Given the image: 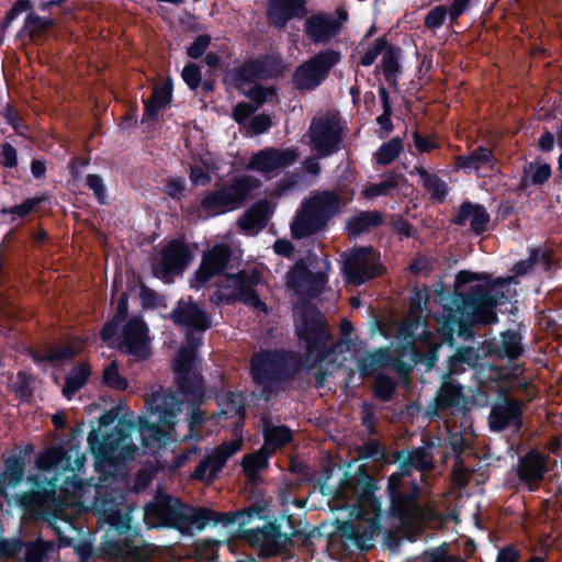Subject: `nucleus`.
Here are the masks:
<instances>
[{
  "label": "nucleus",
  "mask_w": 562,
  "mask_h": 562,
  "mask_svg": "<svg viewBox=\"0 0 562 562\" xmlns=\"http://www.w3.org/2000/svg\"><path fill=\"white\" fill-rule=\"evenodd\" d=\"M521 405L517 401L496 405L490 415V426L494 430H502L508 426L519 427Z\"/></svg>",
  "instance_id": "23"
},
{
  "label": "nucleus",
  "mask_w": 562,
  "mask_h": 562,
  "mask_svg": "<svg viewBox=\"0 0 562 562\" xmlns=\"http://www.w3.org/2000/svg\"><path fill=\"white\" fill-rule=\"evenodd\" d=\"M551 176V168L548 164H530L525 169V177L522 179L524 186H527L528 179L532 184H541L546 182Z\"/></svg>",
  "instance_id": "43"
},
{
  "label": "nucleus",
  "mask_w": 562,
  "mask_h": 562,
  "mask_svg": "<svg viewBox=\"0 0 562 562\" xmlns=\"http://www.w3.org/2000/svg\"><path fill=\"white\" fill-rule=\"evenodd\" d=\"M364 522L366 528L362 532H360L359 530H351V536L356 539L360 547H362L367 541L371 540L376 530V524L374 518L366 519Z\"/></svg>",
  "instance_id": "50"
},
{
  "label": "nucleus",
  "mask_w": 562,
  "mask_h": 562,
  "mask_svg": "<svg viewBox=\"0 0 562 562\" xmlns=\"http://www.w3.org/2000/svg\"><path fill=\"white\" fill-rule=\"evenodd\" d=\"M447 8L438 5L430 10L425 18V26L429 30H436L440 27L446 19Z\"/></svg>",
  "instance_id": "48"
},
{
  "label": "nucleus",
  "mask_w": 562,
  "mask_h": 562,
  "mask_svg": "<svg viewBox=\"0 0 562 562\" xmlns=\"http://www.w3.org/2000/svg\"><path fill=\"white\" fill-rule=\"evenodd\" d=\"M256 541L261 543V551L266 555H274L281 549L284 537L273 526L259 530L255 535Z\"/></svg>",
  "instance_id": "32"
},
{
  "label": "nucleus",
  "mask_w": 562,
  "mask_h": 562,
  "mask_svg": "<svg viewBox=\"0 0 562 562\" xmlns=\"http://www.w3.org/2000/svg\"><path fill=\"white\" fill-rule=\"evenodd\" d=\"M0 164L9 168L16 165V151L10 144L0 147Z\"/></svg>",
  "instance_id": "57"
},
{
  "label": "nucleus",
  "mask_w": 562,
  "mask_h": 562,
  "mask_svg": "<svg viewBox=\"0 0 562 562\" xmlns=\"http://www.w3.org/2000/svg\"><path fill=\"white\" fill-rule=\"evenodd\" d=\"M382 68L386 77L393 76L397 70V59L392 50H386L382 58Z\"/></svg>",
  "instance_id": "60"
},
{
  "label": "nucleus",
  "mask_w": 562,
  "mask_h": 562,
  "mask_svg": "<svg viewBox=\"0 0 562 562\" xmlns=\"http://www.w3.org/2000/svg\"><path fill=\"white\" fill-rule=\"evenodd\" d=\"M50 25H52V20L40 18L38 15H36L34 13L29 14L26 22H25V29L30 33L42 32V31L48 29Z\"/></svg>",
  "instance_id": "53"
},
{
  "label": "nucleus",
  "mask_w": 562,
  "mask_h": 562,
  "mask_svg": "<svg viewBox=\"0 0 562 562\" xmlns=\"http://www.w3.org/2000/svg\"><path fill=\"white\" fill-rule=\"evenodd\" d=\"M271 126V119L266 114H259L254 116L249 124L248 128L252 132V134H261L268 131Z\"/></svg>",
  "instance_id": "55"
},
{
  "label": "nucleus",
  "mask_w": 562,
  "mask_h": 562,
  "mask_svg": "<svg viewBox=\"0 0 562 562\" xmlns=\"http://www.w3.org/2000/svg\"><path fill=\"white\" fill-rule=\"evenodd\" d=\"M283 358L273 352H261L255 355L251 360V374L254 381L266 389H270L283 376Z\"/></svg>",
  "instance_id": "13"
},
{
  "label": "nucleus",
  "mask_w": 562,
  "mask_h": 562,
  "mask_svg": "<svg viewBox=\"0 0 562 562\" xmlns=\"http://www.w3.org/2000/svg\"><path fill=\"white\" fill-rule=\"evenodd\" d=\"M190 180L195 186H206L211 181V177L201 167H191Z\"/></svg>",
  "instance_id": "62"
},
{
  "label": "nucleus",
  "mask_w": 562,
  "mask_h": 562,
  "mask_svg": "<svg viewBox=\"0 0 562 562\" xmlns=\"http://www.w3.org/2000/svg\"><path fill=\"white\" fill-rule=\"evenodd\" d=\"M171 100V86L164 83L153 90L150 99L145 103V115L155 120L160 109L165 108Z\"/></svg>",
  "instance_id": "33"
},
{
  "label": "nucleus",
  "mask_w": 562,
  "mask_h": 562,
  "mask_svg": "<svg viewBox=\"0 0 562 562\" xmlns=\"http://www.w3.org/2000/svg\"><path fill=\"white\" fill-rule=\"evenodd\" d=\"M119 349L135 360H143L149 356L147 328L140 319L133 318L124 326Z\"/></svg>",
  "instance_id": "15"
},
{
  "label": "nucleus",
  "mask_w": 562,
  "mask_h": 562,
  "mask_svg": "<svg viewBox=\"0 0 562 562\" xmlns=\"http://www.w3.org/2000/svg\"><path fill=\"white\" fill-rule=\"evenodd\" d=\"M394 390L395 382L392 379L385 375H379L375 379L374 391L376 396H379L381 400L387 401L391 397Z\"/></svg>",
  "instance_id": "47"
},
{
  "label": "nucleus",
  "mask_w": 562,
  "mask_h": 562,
  "mask_svg": "<svg viewBox=\"0 0 562 562\" xmlns=\"http://www.w3.org/2000/svg\"><path fill=\"white\" fill-rule=\"evenodd\" d=\"M269 452L261 448L258 452L254 454L245 456L243 461V468L245 474L250 479L254 480L258 472L263 469L267 464V458Z\"/></svg>",
  "instance_id": "41"
},
{
  "label": "nucleus",
  "mask_w": 562,
  "mask_h": 562,
  "mask_svg": "<svg viewBox=\"0 0 562 562\" xmlns=\"http://www.w3.org/2000/svg\"><path fill=\"white\" fill-rule=\"evenodd\" d=\"M299 158L295 148H265L254 154L247 164V169L266 176H274L280 170L294 164Z\"/></svg>",
  "instance_id": "12"
},
{
  "label": "nucleus",
  "mask_w": 562,
  "mask_h": 562,
  "mask_svg": "<svg viewBox=\"0 0 562 562\" xmlns=\"http://www.w3.org/2000/svg\"><path fill=\"white\" fill-rule=\"evenodd\" d=\"M407 471L403 473L392 474L389 479V492L392 501V510L404 525L419 527L420 525L434 519L432 510H423L415 502L414 496L406 495L402 492L403 477Z\"/></svg>",
  "instance_id": "7"
},
{
  "label": "nucleus",
  "mask_w": 562,
  "mask_h": 562,
  "mask_svg": "<svg viewBox=\"0 0 562 562\" xmlns=\"http://www.w3.org/2000/svg\"><path fill=\"white\" fill-rule=\"evenodd\" d=\"M44 557V549L40 544H30L26 549V562H42Z\"/></svg>",
  "instance_id": "64"
},
{
  "label": "nucleus",
  "mask_w": 562,
  "mask_h": 562,
  "mask_svg": "<svg viewBox=\"0 0 562 562\" xmlns=\"http://www.w3.org/2000/svg\"><path fill=\"white\" fill-rule=\"evenodd\" d=\"M292 438L291 431L285 426H265V448L269 453L286 445Z\"/></svg>",
  "instance_id": "31"
},
{
  "label": "nucleus",
  "mask_w": 562,
  "mask_h": 562,
  "mask_svg": "<svg viewBox=\"0 0 562 562\" xmlns=\"http://www.w3.org/2000/svg\"><path fill=\"white\" fill-rule=\"evenodd\" d=\"M409 467L419 471H427L432 468V456L425 448L414 450L408 458Z\"/></svg>",
  "instance_id": "46"
},
{
  "label": "nucleus",
  "mask_w": 562,
  "mask_h": 562,
  "mask_svg": "<svg viewBox=\"0 0 562 562\" xmlns=\"http://www.w3.org/2000/svg\"><path fill=\"white\" fill-rule=\"evenodd\" d=\"M338 52L326 49L300 65L293 75V83L299 90H313L339 61Z\"/></svg>",
  "instance_id": "9"
},
{
  "label": "nucleus",
  "mask_w": 562,
  "mask_h": 562,
  "mask_svg": "<svg viewBox=\"0 0 562 562\" xmlns=\"http://www.w3.org/2000/svg\"><path fill=\"white\" fill-rule=\"evenodd\" d=\"M504 350L509 358H517L521 353V346L519 338L515 334L504 335Z\"/></svg>",
  "instance_id": "54"
},
{
  "label": "nucleus",
  "mask_w": 562,
  "mask_h": 562,
  "mask_svg": "<svg viewBox=\"0 0 562 562\" xmlns=\"http://www.w3.org/2000/svg\"><path fill=\"white\" fill-rule=\"evenodd\" d=\"M326 282L325 272H312L302 261L296 262L286 273V286L297 294L314 295L324 288Z\"/></svg>",
  "instance_id": "16"
},
{
  "label": "nucleus",
  "mask_w": 562,
  "mask_h": 562,
  "mask_svg": "<svg viewBox=\"0 0 562 562\" xmlns=\"http://www.w3.org/2000/svg\"><path fill=\"white\" fill-rule=\"evenodd\" d=\"M403 149V145L400 138H393L387 143L383 144L375 154L376 162L380 165H389L397 158Z\"/></svg>",
  "instance_id": "42"
},
{
  "label": "nucleus",
  "mask_w": 562,
  "mask_h": 562,
  "mask_svg": "<svg viewBox=\"0 0 562 562\" xmlns=\"http://www.w3.org/2000/svg\"><path fill=\"white\" fill-rule=\"evenodd\" d=\"M146 515L157 516L164 524L179 529L181 532H191L193 528L203 529L210 521L228 524L232 518L228 514H218L205 507H192L182 504L178 498L160 495L156 503L146 509Z\"/></svg>",
  "instance_id": "2"
},
{
  "label": "nucleus",
  "mask_w": 562,
  "mask_h": 562,
  "mask_svg": "<svg viewBox=\"0 0 562 562\" xmlns=\"http://www.w3.org/2000/svg\"><path fill=\"white\" fill-rule=\"evenodd\" d=\"M270 212L271 206L268 201H258L240 218L239 225L241 229L248 234L257 233L259 229L265 227Z\"/></svg>",
  "instance_id": "25"
},
{
  "label": "nucleus",
  "mask_w": 562,
  "mask_h": 562,
  "mask_svg": "<svg viewBox=\"0 0 562 562\" xmlns=\"http://www.w3.org/2000/svg\"><path fill=\"white\" fill-rule=\"evenodd\" d=\"M499 303L497 285H482L474 288L471 295L463 297L456 310H449L447 324L451 330L457 326L467 330L474 325H488L497 322L494 308Z\"/></svg>",
  "instance_id": "3"
},
{
  "label": "nucleus",
  "mask_w": 562,
  "mask_h": 562,
  "mask_svg": "<svg viewBox=\"0 0 562 562\" xmlns=\"http://www.w3.org/2000/svg\"><path fill=\"white\" fill-rule=\"evenodd\" d=\"M261 186L259 179L250 175H243L231 179L221 191L226 198V201L234 210L239 207L252 191Z\"/></svg>",
  "instance_id": "20"
},
{
  "label": "nucleus",
  "mask_w": 562,
  "mask_h": 562,
  "mask_svg": "<svg viewBox=\"0 0 562 562\" xmlns=\"http://www.w3.org/2000/svg\"><path fill=\"white\" fill-rule=\"evenodd\" d=\"M90 375V369L87 364H79L66 378L63 394L70 398L80 387L85 385Z\"/></svg>",
  "instance_id": "36"
},
{
  "label": "nucleus",
  "mask_w": 562,
  "mask_h": 562,
  "mask_svg": "<svg viewBox=\"0 0 562 562\" xmlns=\"http://www.w3.org/2000/svg\"><path fill=\"white\" fill-rule=\"evenodd\" d=\"M130 437L131 432L125 435L122 429H119L117 438L115 440H112L111 437H109L106 442H104V452L115 453V451H117L115 457L123 460L133 458L137 451V447L130 442Z\"/></svg>",
  "instance_id": "29"
},
{
  "label": "nucleus",
  "mask_w": 562,
  "mask_h": 562,
  "mask_svg": "<svg viewBox=\"0 0 562 562\" xmlns=\"http://www.w3.org/2000/svg\"><path fill=\"white\" fill-rule=\"evenodd\" d=\"M199 339L188 336V346L182 347L173 361L177 380L183 394L200 397L203 393V380L194 370L195 348Z\"/></svg>",
  "instance_id": "10"
},
{
  "label": "nucleus",
  "mask_w": 562,
  "mask_h": 562,
  "mask_svg": "<svg viewBox=\"0 0 562 562\" xmlns=\"http://www.w3.org/2000/svg\"><path fill=\"white\" fill-rule=\"evenodd\" d=\"M241 447V439L237 438L231 442L223 443L213 451L194 471V477L211 481L215 477L216 473L222 469L227 459L237 452Z\"/></svg>",
  "instance_id": "19"
},
{
  "label": "nucleus",
  "mask_w": 562,
  "mask_h": 562,
  "mask_svg": "<svg viewBox=\"0 0 562 562\" xmlns=\"http://www.w3.org/2000/svg\"><path fill=\"white\" fill-rule=\"evenodd\" d=\"M234 210L226 201L225 195L220 190L207 194L201 202L200 211L204 216H214L227 211Z\"/></svg>",
  "instance_id": "34"
},
{
  "label": "nucleus",
  "mask_w": 562,
  "mask_h": 562,
  "mask_svg": "<svg viewBox=\"0 0 562 562\" xmlns=\"http://www.w3.org/2000/svg\"><path fill=\"white\" fill-rule=\"evenodd\" d=\"M296 334L305 342L308 353L325 346L329 333L322 314L313 306L302 304L296 307Z\"/></svg>",
  "instance_id": "8"
},
{
  "label": "nucleus",
  "mask_w": 562,
  "mask_h": 562,
  "mask_svg": "<svg viewBox=\"0 0 562 562\" xmlns=\"http://www.w3.org/2000/svg\"><path fill=\"white\" fill-rule=\"evenodd\" d=\"M311 151L326 158L339 150L344 138V125L336 111H327L313 117L307 132Z\"/></svg>",
  "instance_id": "5"
},
{
  "label": "nucleus",
  "mask_w": 562,
  "mask_h": 562,
  "mask_svg": "<svg viewBox=\"0 0 562 562\" xmlns=\"http://www.w3.org/2000/svg\"><path fill=\"white\" fill-rule=\"evenodd\" d=\"M120 324L121 322L113 318L111 322L104 325V327L101 330V338L104 342L112 346L113 338L117 331Z\"/></svg>",
  "instance_id": "61"
},
{
  "label": "nucleus",
  "mask_w": 562,
  "mask_h": 562,
  "mask_svg": "<svg viewBox=\"0 0 562 562\" xmlns=\"http://www.w3.org/2000/svg\"><path fill=\"white\" fill-rule=\"evenodd\" d=\"M380 98L382 100V104H383V114H381L379 117H378V123L383 127L385 128L387 132L391 131L392 128V124H391V105H390V101H389V93L387 91L384 89V88H381L380 91Z\"/></svg>",
  "instance_id": "51"
},
{
  "label": "nucleus",
  "mask_w": 562,
  "mask_h": 562,
  "mask_svg": "<svg viewBox=\"0 0 562 562\" xmlns=\"http://www.w3.org/2000/svg\"><path fill=\"white\" fill-rule=\"evenodd\" d=\"M50 495L46 492H29L24 493L19 498V504L32 513H42L47 508V503Z\"/></svg>",
  "instance_id": "39"
},
{
  "label": "nucleus",
  "mask_w": 562,
  "mask_h": 562,
  "mask_svg": "<svg viewBox=\"0 0 562 562\" xmlns=\"http://www.w3.org/2000/svg\"><path fill=\"white\" fill-rule=\"evenodd\" d=\"M401 181H403V177L397 175H389L382 182L374 183L366 188L363 190V195L367 199L376 198L379 195H386L392 190L396 189Z\"/></svg>",
  "instance_id": "40"
},
{
  "label": "nucleus",
  "mask_w": 562,
  "mask_h": 562,
  "mask_svg": "<svg viewBox=\"0 0 562 562\" xmlns=\"http://www.w3.org/2000/svg\"><path fill=\"white\" fill-rule=\"evenodd\" d=\"M246 97L257 102L258 105L272 99L276 95V91L272 88H262L260 86H254L249 90H244Z\"/></svg>",
  "instance_id": "49"
},
{
  "label": "nucleus",
  "mask_w": 562,
  "mask_h": 562,
  "mask_svg": "<svg viewBox=\"0 0 562 562\" xmlns=\"http://www.w3.org/2000/svg\"><path fill=\"white\" fill-rule=\"evenodd\" d=\"M344 271L352 284H361L381 273L379 255L372 248H360L345 260Z\"/></svg>",
  "instance_id": "11"
},
{
  "label": "nucleus",
  "mask_w": 562,
  "mask_h": 562,
  "mask_svg": "<svg viewBox=\"0 0 562 562\" xmlns=\"http://www.w3.org/2000/svg\"><path fill=\"white\" fill-rule=\"evenodd\" d=\"M346 204L337 191H314L301 204L291 224L292 236L305 238L323 231Z\"/></svg>",
  "instance_id": "1"
},
{
  "label": "nucleus",
  "mask_w": 562,
  "mask_h": 562,
  "mask_svg": "<svg viewBox=\"0 0 562 562\" xmlns=\"http://www.w3.org/2000/svg\"><path fill=\"white\" fill-rule=\"evenodd\" d=\"M82 350V342L72 340L66 345L57 346L46 351L42 357H35L36 361L47 360L52 363H63Z\"/></svg>",
  "instance_id": "28"
},
{
  "label": "nucleus",
  "mask_w": 562,
  "mask_h": 562,
  "mask_svg": "<svg viewBox=\"0 0 562 562\" xmlns=\"http://www.w3.org/2000/svg\"><path fill=\"white\" fill-rule=\"evenodd\" d=\"M269 23L277 27H284L286 22L306 14L305 3L302 0H269Z\"/></svg>",
  "instance_id": "21"
},
{
  "label": "nucleus",
  "mask_w": 562,
  "mask_h": 562,
  "mask_svg": "<svg viewBox=\"0 0 562 562\" xmlns=\"http://www.w3.org/2000/svg\"><path fill=\"white\" fill-rule=\"evenodd\" d=\"M256 108L246 102L238 103L233 111V117L236 122L244 123L254 112Z\"/></svg>",
  "instance_id": "58"
},
{
  "label": "nucleus",
  "mask_w": 562,
  "mask_h": 562,
  "mask_svg": "<svg viewBox=\"0 0 562 562\" xmlns=\"http://www.w3.org/2000/svg\"><path fill=\"white\" fill-rule=\"evenodd\" d=\"M210 42H211V38L207 35H200V36H198L194 40V42L189 46L188 55L191 58L200 57L206 50Z\"/></svg>",
  "instance_id": "56"
},
{
  "label": "nucleus",
  "mask_w": 562,
  "mask_h": 562,
  "mask_svg": "<svg viewBox=\"0 0 562 562\" xmlns=\"http://www.w3.org/2000/svg\"><path fill=\"white\" fill-rule=\"evenodd\" d=\"M549 471V457L537 451L524 456L517 465L519 480L530 490H536Z\"/></svg>",
  "instance_id": "18"
},
{
  "label": "nucleus",
  "mask_w": 562,
  "mask_h": 562,
  "mask_svg": "<svg viewBox=\"0 0 562 562\" xmlns=\"http://www.w3.org/2000/svg\"><path fill=\"white\" fill-rule=\"evenodd\" d=\"M190 259L189 248L183 243L173 240L161 250L159 259L154 263V273L162 279L180 273Z\"/></svg>",
  "instance_id": "14"
},
{
  "label": "nucleus",
  "mask_w": 562,
  "mask_h": 562,
  "mask_svg": "<svg viewBox=\"0 0 562 562\" xmlns=\"http://www.w3.org/2000/svg\"><path fill=\"white\" fill-rule=\"evenodd\" d=\"M231 248L226 245H215L203 255L201 266L195 272L194 285L203 286L211 279L218 276L227 266L231 259Z\"/></svg>",
  "instance_id": "17"
},
{
  "label": "nucleus",
  "mask_w": 562,
  "mask_h": 562,
  "mask_svg": "<svg viewBox=\"0 0 562 562\" xmlns=\"http://www.w3.org/2000/svg\"><path fill=\"white\" fill-rule=\"evenodd\" d=\"M341 23L333 16L318 13L305 21V33L314 43H323L338 34Z\"/></svg>",
  "instance_id": "22"
},
{
  "label": "nucleus",
  "mask_w": 562,
  "mask_h": 562,
  "mask_svg": "<svg viewBox=\"0 0 562 562\" xmlns=\"http://www.w3.org/2000/svg\"><path fill=\"white\" fill-rule=\"evenodd\" d=\"M155 412L158 414L156 424H148L144 419L138 420V431L145 446L173 438L176 427V414L181 412L182 400L175 395L165 394L155 397Z\"/></svg>",
  "instance_id": "6"
},
{
  "label": "nucleus",
  "mask_w": 562,
  "mask_h": 562,
  "mask_svg": "<svg viewBox=\"0 0 562 562\" xmlns=\"http://www.w3.org/2000/svg\"><path fill=\"white\" fill-rule=\"evenodd\" d=\"M172 317L176 323L189 328L205 330L209 327V321L205 314L198 305L191 302H181L173 312Z\"/></svg>",
  "instance_id": "24"
},
{
  "label": "nucleus",
  "mask_w": 562,
  "mask_h": 562,
  "mask_svg": "<svg viewBox=\"0 0 562 562\" xmlns=\"http://www.w3.org/2000/svg\"><path fill=\"white\" fill-rule=\"evenodd\" d=\"M24 474V462L21 459L10 458L5 461V469L0 477L2 486H14Z\"/></svg>",
  "instance_id": "38"
},
{
  "label": "nucleus",
  "mask_w": 562,
  "mask_h": 562,
  "mask_svg": "<svg viewBox=\"0 0 562 562\" xmlns=\"http://www.w3.org/2000/svg\"><path fill=\"white\" fill-rule=\"evenodd\" d=\"M88 187L93 190L94 194L100 201H103L104 198V187L102 183V179L97 175H89L87 177Z\"/></svg>",
  "instance_id": "63"
},
{
  "label": "nucleus",
  "mask_w": 562,
  "mask_h": 562,
  "mask_svg": "<svg viewBox=\"0 0 562 562\" xmlns=\"http://www.w3.org/2000/svg\"><path fill=\"white\" fill-rule=\"evenodd\" d=\"M460 400L461 389L451 382H446L440 387L439 393L436 397L437 408L443 411L449 407L456 406L460 403Z\"/></svg>",
  "instance_id": "37"
},
{
  "label": "nucleus",
  "mask_w": 562,
  "mask_h": 562,
  "mask_svg": "<svg viewBox=\"0 0 562 562\" xmlns=\"http://www.w3.org/2000/svg\"><path fill=\"white\" fill-rule=\"evenodd\" d=\"M61 449L53 448L41 453L36 459V467L42 471H49L55 468L63 459Z\"/></svg>",
  "instance_id": "45"
},
{
  "label": "nucleus",
  "mask_w": 562,
  "mask_h": 562,
  "mask_svg": "<svg viewBox=\"0 0 562 562\" xmlns=\"http://www.w3.org/2000/svg\"><path fill=\"white\" fill-rule=\"evenodd\" d=\"M383 222V215L378 211L362 212L351 217L347 229L351 237H357L380 226Z\"/></svg>",
  "instance_id": "27"
},
{
  "label": "nucleus",
  "mask_w": 562,
  "mask_h": 562,
  "mask_svg": "<svg viewBox=\"0 0 562 562\" xmlns=\"http://www.w3.org/2000/svg\"><path fill=\"white\" fill-rule=\"evenodd\" d=\"M103 382L115 390L123 391L127 387V380L119 372L116 361H112L103 371Z\"/></svg>",
  "instance_id": "44"
},
{
  "label": "nucleus",
  "mask_w": 562,
  "mask_h": 562,
  "mask_svg": "<svg viewBox=\"0 0 562 562\" xmlns=\"http://www.w3.org/2000/svg\"><path fill=\"white\" fill-rule=\"evenodd\" d=\"M184 191V181L179 178H169L166 183V190L165 192L173 198V199H180Z\"/></svg>",
  "instance_id": "59"
},
{
  "label": "nucleus",
  "mask_w": 562,
  "mask_h": 562,
  "mask_svg": "<svg viewBox=\"0 0 562 562\" xmlns=\"http://www.w3.org/2000/svg\"><path fill=\"white\" fill-rule=\"evenodd\" d=\"M414 172L420 177L423 186L434 199L442 200L445 198L447 193L446 184L436 175L429 173L420 166L415 167Z\"/></svg>",
  "instance_id": "35"
},
{
  "label": "nucleus",
  "mask_w": 562,
  "mask_h": 562,
  "mask_svg": "<svg viewBox=\"0 0 562 562\" xmlns=\"http://www.w3.org/2000/svg\"><path fill=\"white\" fill-rule=\"evenodd\" d=\"M220 289V297L226 301H240L251 308L267 313V305L258 295L257 288L263 285L262 272L257 267H248L236 274L225 276Z\"/></svg>",
  "instance_id": "4"
},
{
  "label": "nucleus",
  "mask_w": 562,
  "mask_h": 562,
  "mask_svg": "<svg viewBox=\"0 0 562 562\" xmlns=\"http://www.w3.org/2000/svg\"><path fill=\"white\" fill-rule=\"evenodd\" d=\"M182 78L191 89H196L201 82V71L195 64H189L182 70Z\"/></svg>",
  "instance_id": "52"
},
{
  "label": "nucleus",
  "mask_w": 562,
  "mask_h": 562,
  "mask_svg": "<svg viewBox=\"0 0 562 562\" xmlns=\"http://www.w3.org/2000/svg\"><path fill=\"white\" fill-rule=\"evenodd\" d=\"M457 166L462 168H473L479 173L482 170L493 169V155L486 148H480L469 156H460Z\"/></svg>",
  "instance_id": "30"
},
{
  "label": "nucleus",
  "mask_w": 562,
  "mask_h": 562,
  "mask_svg": "<svg viewBox=\"0 0 562 562\" xmlns=\"http://www.w3.org/2000/svg\"><path fill=\"white\" fill-rule=\"evenodd\" d=\"M490 221L488 214L480 205L464 203L460 206L454 223L459 225H469L475 233H482Z\"/></svg>",
  "instance_id": "26"
}]
</instances>
